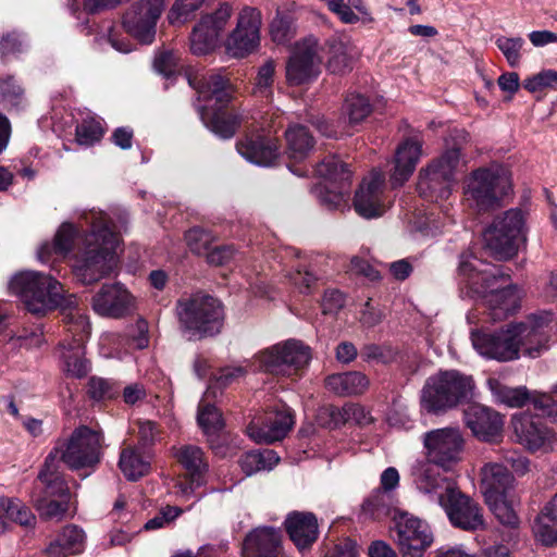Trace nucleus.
Masks as SVG:
<instances>
[{"label":"nucleus","mask_w":557,"mask_h":557,"mask_svg":"<svg viewBox=\"0 0 557 557\" xmlns=\"http://www.w3.org/2000/svg\"><path fill=\"white\" fill-rule=\"evenodd\" d=\"M9 288L32 313L45 314L57 308L71 309L66 320L73 339L60 345L61 359L67 374L78 379L85 376L90 367L84 358V344L91 326L87 315L74 310L76 297L66 296L62 284L52 275L37 271L16 273L10 281Z\"/></svg>","instance_id":"obj_1"},{"label":"nucleus","mask_w":557,"mask_h":557,"mask_svg":"<svg viewBox=\"0 0 557 557\" xmlns=\"http://www.w3.org/2000/svg\"><path fill=\"white\" fill-rule=\"evenodd\" d=\"M553 313L532 314L523 322L508 324L495 332H472L474 349L483 357L506 362L519 358V352L536 357L548 342Z\"/></svg>","instance_id":"obj_2"},{"label":"nucleus","mask_w":557,"mask_h":557,"mask_svg":"<svg viewBox=\"0 0 557 557\" xmlns=\"http://www.w3.org/2000/svg\"><path fill=\"white\" fill-rule=\"evenodd\" d=\"M91 227L72 256V272L81 283L94 284L109 275L116 265L119 236L111 228L106 213L91 210L84 213Z\"/></svg>","instance_id":"obj_3"},{"label":"nucleus","mask_w":557,"mask_h":557,"mask_svg":"<svg viewBox=\"0 0 557 557\" xmlns=\"http://www.w3.org/2000/svg\"><path fill=\"white\" fill-rule=\"evenodd\" d=\"M458 271L467 278L469 286L484 298L494 322L507 319L519 308V290L516 285L508 283L509 274L500 267L486 263L467 251L460 256Z\"/></svg>","instance_id":"obj_4"},{"label":"nucleus","mask_w":557,"mask_h":557,"mask_svg":"<svg viewBox=\"0 0 557 557\" xmlns=\"http://www.w3.org/2000/svg\"><path fill=\"white\" fill-rule=\"evenodd\" d=\"M188 84L207 104L199 109L200 117L212 133L221 138H231L238 124L237 117L226 109L231 99L228 79L219 72H207L188 76Z\"/></svg>","instance_id":"obj_5"},{"label":"nucleus","mask_w":557,"mask_h":557,"mask_svg":"<svg viewBox=\"0 0 557 557\" xmlns=\"http://www.w3.org/2000/svg\"><path fill=\"white\" fill-rule=\"evenodd\" d=\"M474 381L457 370L440 371L426 379L420 396L421 410L442 414L472 398Z\"/></svg>","instance_id":"obj_6"},{"label":"nucleus","mask_w":557,"mask_h":557,"mask_svg":"<svg viewBox=\"0 0 557 557\" xmlns=\"http://www.w3.org/2000/svg\"><path fill=\"white\" fill-rule=\"evenodd\" d=\"M176 313L181 327L195 337L220 333L224 320L221 301L201 292L181 298Z\"/></svg>","instance_id":"obj_7"},{"label":"nucleus","mask_w":557,"mask_h":557,"mask_svg":"<svg viewBox=\"0 0 557 557\" xmlns=\"http://www.w3.org/2000/svg\"><path fill=\"white\" fill-rule=\"evenodd\" d=\"M511 175L502 164L479 168L467 181L466 199L478 211L495 209L511 191Z\"/></svg>","instance_id":"obj_8"},{"label":"nucleus","mask_w":557,"mask_h":557,"mask_svg":"<svg viewBox=\"0 0 557 557\" xmlns=\"http://www.w3.org/2000/svg\"><path fill=\"white\" fill-rule=\"evenodd\" d=\"M485 248L498 260H507L517 255L527 240L525 218L521 210L510 209L497 215L484 231Z\"/></svg>","instance_id":"obj_9"},{"label":"nucleus","mask_w":557,"mask_h":557,"mask_svg":"<svg viewBox=\"0 0 557 557\" xmlns=\"http://www.w3.org/2000/svg\"><path fill=\"white\" fill-rule=\"evenodd\" d=\"M311 357L309 346L297 339H287L253 355L250 367L253 371L290 376L306 368Z\"/></svg>","instance_id":"obj_10"},{"label":"nucleus","mask_w":557,"mask_h":557,"mask_svg":"<svg viewBox=\"0 0 557 557\" xmlns=\"http://www.w3.org/2000/svg\"><path fill=\"white\" fill-rule=\"evenodd\" d=\"M55 456L48 455L38 479L44 490L34 499V506L45 520L60 521L69 510L70 491L61 474L57 471Z\"/></svg>","instance_id":"obj_11"},{"label":"nucleus","mask_w":557,"mask_h":557,"mask_svg":"<svg viewBox=\"0 0 557 557\" xmlns=\"http://www.w3.org/2000/svg\"><path fill=\"white\" fill-rule=\"evenodd\" d=\"M101 443L102 435L98 431L79 426L66 441L59 442L49 455L55 456L57 468L58 459L74 470L91 468L100 460Z\"/></svg>","instance_id":"obj_12"},{"label":"nucleus","mask_w":557,"mask_h":557,"mask_svg":"<svg viewBox=\"0 0 557 557\" xmlns=\"http://www.w3.org/2000/svg\"><path fill=\"white\" fill-rule=\"evenodd\" d=\"M459 160V149L451 148L447 149L425 169H422L417 185L419 195L432 202L448 199Z\"/></svg>","instance_id":"obj_13"},{"label":"nucleus","mask_w":557,"mask_h":557,"mask_svg":"<svg viewBox=\"0 0 557 557\" xmlns=\"http://www.w3.org/2000/svg\"><path fill=\"white\" fill-rule=\"evenodd\" d=\"M465 437L459 428H441L423 435V446L430 463L448 471L454 469L462 458Z\"/></svg>","instance_id":"obj_14"},{"label":"nucleus","mask_w":557,"mask_h":557,"mask_svg":"<svg viewBox=\"0 0 557 557\" xmlns=\"http://www.w3.org/2000/svg\"><path fill=\"white\" fill-rule=\"evenodd\" d=\"M261 25V11L253 7H244L238 12L236 27L225 39L226 53L233 58H245L252 53L260 45Z\"/></svg>","instance_id":"obj_15"},{"label":"nucleus","mask_w":557,"mask_h":557,"mask_svg":"<svg viewBox=\"0 0 557 557\" xmlns=\"http://www.w3.org/2000/svg\"><path fill=\"white\" fill-rule=\"evenodd\" d=\"M315 172L323 182L318 184L312 193L327 209L338 208L344 202L343 189L348 177L344 158L327 156L317 165Z\"/></svg>","instance_id":"obj_16"},{"label":"nucleus","mask_w":557,"mask_h":557,"mask_svg":"<svg viewBox=\"0 0 557 557\" xmlns=\"http://www.w3.org/2000/svg\"><path fill=\"white\" fill-rule=\"evenodd\" d=\"M319 40L310 35L297 41L286 63V79L299 86L314 79L320 72Z\"/></svg>","instance_id":"obj_17"},{"label":"nucleus","mask_w":557,"mask_h":557,"mask_svg":"<svg viewBox=\"0 0 557 557\" xmlns=\"http://www.w3.org/2000/svg\"><path fill=\"white\" fill-rule=\"evenodd\" d=\"M354 209L363 219L381 218L389 208L385 195V175L380 170H372L363 177L355 191Z\"/></svg>","instance_id":"obj_18"},{"label":"nucleus","mask_w":557,"mask_h":557,"mask_svg":"<svg viewBox=\"0 0 557 557\" xmlns=\"http://www.w3.org/2000/svg\"><path fill=\"white\" fill-rule=\"evenodd\" d=\"M232 14V4L224 2L212 13L201 16L191 33V52L196 55H205L213 51Z\"/></svg>","instance_id":"obj_19"},{"label":"nucleus","mask_w":557,"mask_h":557,"mask_svg":"<svg viewBox=\"0 0 557 557\" xmlns=\"http://www.w3.org/2000/svg\"><path fill=\"white\" fill-rule=\"evenodd\" d=\"M168 0H141L125 13L124 29L143 44H151L156 36L157 21Z\"/></svg>","instance_id":"obj_20"},{"label":"nucleus","mask_w":557,"mask_h":557,"mask_svg":"<svg viewBox=\"0 0 557 557\" xmlns=\"http://www.w3.org/2000/svg\"><path fill=\"white\" fill-rule=\"evenodd\" d=\"M511 423L518 442L530 451H547L557 442L555 432L537 414L521 412L512 417Z\"/></svg>","instance_id":"obj_21"},{"label":"nucleus","mask_w":557,"mask_h":557,"mask_svg":"<svg viewBox=\"0 0 557 557\" xmlns=\"http://www.w3.org/2000/svg\"><path fill=\"white\" fill-rule=\"evenodd\" d=\"M175 457L185 470V480L175 485L176 494L188 499L197 488L206 484L208 460L202 449L194 445L177 448Z\"/></svg>","instance_id":"obj_22"},{"label":"nucleus","mask_w":557,"mask_h":557,"mask_svg":"<svg viewBox=\"0 0 557 557\" xmlns=\"http://www.w3.org/2000/svg\"><path fill=\"white\" fill-rule=\"evenodd\" d=\"M136 306V297L121 283L103 284L91 300L97 314L113 319L133 313Z\"/></svg>","instance_id":"obj_23"},{"label":"nucleus","mask_w":557,"mask_h":557,"mask_svg":"<svg viewBox=\"0 0 557 557\" xmlns=\"http://www.w3.org/2000/svg\"><path fill=\"white\" fill-rule=\"evenodd\" d=\"M441 506L454 527L471 532L484 528L482 508L458 487L447 497L441 498Z\"/></svg>","instance_id":"obj_24"},{"label":"nucleus","mask_w":557,"mask_h":557,"mask_svg":"<svg viewBox=\"0 0 557 557\" xmlns=\"http://www.w3.org/2000/svg\"><path fill=\"white\" fill-rule=\"evenodd\" d=\"M294 424L293 410L286 405H280L268 411L262 420L252 421L247 428V434L256 443L271 444L283 440Z\"/></svg>","instance_id":"obj_25"},{"label":"nucleus","mask_w":557,"mask_h":557,"mask_svg":"<svg viewBox=\"0 0 557 557\" xmlns=\"http://www.w3.org/2000/svg\"><path fill=\"white\" fill-rule=\"evenodd\" d=\"M466 425L473 435L485 442H496L503 432V417L495 410L472 404L465 410Z\"/></svg>","instance_id":"obj_26"},{"label":"nucleus","mask_w":557,"mask_h":557,"mask_svg":"<svg viewBox=\"0 0 557 557\" xmlns=\"http://www.w3.org/2000/svg\"><path fill=\"white\" fill-rule=\"evenodd\" d=\"M244 557H282V532L273 527H258L243 543Z\"/></svg>","instance_id":"obj_27"},{"label":"nucleus","mask_w":557,"mask_h":557,"mask_svg":"<svg viewBox=\"0 0 557 557\" xmlns=\"http://www.w3.org/2000/svg\"><path fill=\"white\" fill-rule=\"evenodd\" d=\"M396 540L398 546L429 547L433 542V535L425 521L403 512L396 521Z\"/></svg>","instance_id":"obj_28"},{"label":"nucleus","mask_w":557,"mask_h":557,"mask_svg":"<svg viewBox=\"0 0 557 557\" xmlns=\"http://www.w3.org/2000/svg\"><path fill=\"white\" fill-rule=\"evenodd\" d=\"M433 466L429 461L419 465L413 471L414 484L420 492L433 496L441 505V498L447 497L457 485L454 480L441 475Z\"/></svg>","instance_id":"obj_29"},{"label":"nucleus","mask_w":557,"mask_h":557,"mask_svg":"<svg viewBox=\"0 0 557 557\" xmlns=\"http://www.w3.org/2000/svg\"><path fill=\"white\" fill-rule=\"evenodd\" d=\"M284 524L289 539L299 550L310 548L318 540V521L314 515L310 512H290Z\"/></svg>","instance_id":"obj_30"},{"label":"nucleus","mask_w":557,"mask_h":557,"mask_svg":"<svg viewBox=\"0 0 557 557\" xmlns=\"http://www.w3.org/2000/svg\"><path fill=\"white\" fill-rule=\"evenodd\" d=\"M420 157V140L410 137L398 146L395 153V168L391 174V184L394 188L401 186L409 180Z\"/></svg>","instance_id":"obj_31"},{"label":"nucleus","mask_w":557,"mask_h":557,"mask_svg":"<svg viewBox=\"0 0 557 557\" xmlns=\"http://www.w3.org/2000/svg\"><path fill=\"white\" fill-rule=\"evenodd\" d=\"M236 147L240 156L257 165L270 166L278 158L277 141L270 137L246 138Z\"/></svg>","instance_id":"obj_32"},{"label":"nucleus","mask_w":557,"mask_h":557,"mask_svg":"<svg viewBox=\"0 0 557 557\" xmlns=\"http://www.w3.org/2000/svg\"><path fill=\"white\" fill-rule=\"evenodd\" d=\"M481 486L484 498L508 496L513 485V475L506 466L499 462H488L481 470Z\"/></svg>","instance_id":"obj_33"},{"label":"nucleus","mask_w":557,"mask_h":557,"mask_svg":"<svg viewBox=\"0 0 557 557\" xmlns=\"http://www.w3.org/2000/svg\"><path fill=\"white\" fill-rule=\"evenodd\" d=\"M86 534L77 525L70 524L62 529L57 539L52 541L45 553L47 557H70L81 554L85 549Z\"/></svg>","instance_id":"obj_34"},{"label":"nucleus","mask_w":557,"mask_h":557,"mask_svg":"<svg viewBox=\"0 0 557 557\" xmlns=\"http://www.w3.org/2000/svg\"><path fill=\"white\" fill-rule=\"evenodd\" d=\"M533 532L536 540L543 545H557V493L537 515L533 524Z\"/></svg>","instance_id":"obj_35"},{"label":"nucleus","mask_w":557,"mask_h":557,"mask_svg":"<svg viewBox=\"0 0 557 557\" xmlns=\"http://www.w3.org/2000/svg\"><path fill=\"white\" fill-rule=\"evenodd\" d=\"M78 230L71 223H63L58 230L52 244L45 243L38 249L37 256L41 262H48L52 255L65 257L72 250Z\"/></svg>","instance_id":"obj_36"},{"label":"nucleus","mask_w":557,"mask_h":557,"mask_svg":"<svg viewBox=\"0 0 557 557\" xmlns=\"http://www.w3.org/2000/svg\"><path fill=\"white\" fill-rule=\"evenodd\" d=\"M150 460L138 447L128 446L121 451L119 467L127 480L137 481L149 473Z\"/></svg>","instance_id":"obj_37"},{"label":"nucleus","mask_w":557,"mask_h":557,"mask_svg":"<svg viewBox=\"0 0 557 557\" xmlns=\"http://www.w3.org/2000/svg\"><path fill=\"white\" fill-rule=\"evenodd\" d=\"M10 521L23 527H32L35 524L36 517L20 499L0 498V534L7 531Z\"/></svg>","instance_id":"obj_38"},{"label":"nucleus","mask_w":557,"mask_h":557,"mask_svg":"<svg viewBox=\"0 0 557 557\" xmlns=\"http://www.w3.org/2000/svg\"><path fill=\"white\" fill-rule=\"evenodd\" d=\"M285 139L287 154L296 161L306 159L314 148V139L304 125H290L285 132Z\"/></svg>","instance_id":"obj_39"},{"label":"nucleus","mask_w":557,"mask_h":557,"mask_svg":"<svg viewBox=\"0 0 557 557\" xmlns=\"http://www.w3.org/2000/svg\"><path fill=\"white\" fill-rule=\"evenodd\" d=\"M251 361L252 357L240 364L221 368L219 372L214 374L213 381L206 391V397H216V389H222L238 382L249 372L257 373L258 371H253L250 367Z\"/></svg>","instance_id":"obj_40"},{"label":"nucleus","mask_w":557,"mask_h":557,"mask_svg":"<svg viewBox=\"0 0 557 557\" xmlns=\"http://www.w3.org/2000/svg\"><path fill=\"white\" fill-rule=\"evenodd\" d=\"M280 458L272 449L253 450L244 454L239 459L242 470L246 475H251L259 471L273 469Z\"/></svg>","instance_id":"obj_41"},{"label":"nucleus","mask_w":557,"mask_h":557,"mask_svg":"<svg viewBox=\"0 0 557 557\" xmlns=\"http://www.w3.org/2000/svg\"><path fill=\"white\" fill-rule=\"evenodd\" d=\"M327 53L330 54L329 69L333 73H339L348 64L346 34L336 33L326 41Z\"/></svg>","instance_id":"obj_42"},{"label":"nucleus","mask_w":557,"mask_h":557,"mask_svg":"<svg viewBox=\"0 0 557 557\" xmlns=\"http://www.w3.org/2000/svg\"><path fill=\"white\" fill-rule=\"evenodd\" d=\"M211 397L201 399L198 408V423L206 434H214L223 428V419L221 412L208 403Z\"/></svg>","instance_id":"obj_43"},{"label":"nucleus","mask_w":557,"mask_h":557,"mask_svg":"<svg viewBox=\"0 0 557 557\" xmlns=\"http://www.w3.org/2000/svg\"><path fill=\"white\" fill-rule=\"evenodd\" d=\"M488 384L497 399L509 407H522L529 399V393L524 387H507L496 380H490Z\"/></svg>","instance_id":"obj_44"},{"label":"nucleus","mask_w":557,"mask_h":557,"mask_svg":"<svg viewBox=\"0 0 557 557\" xmlns=\"http://www.w3.org/2000/svg\"><path fill=\"white\" fill-rule=\"evenodd\" d=\"M507 497L508 496L492 497L491 499H485V502L502 524L517 528L519 518Z\"/></svg>","instance_id":"obj_45"},{"label":"nucleus","mask_w":557,"mask_h":557,"mask_svg":"<svg viewBox=\"0 0 557 557\" xmlns=\"http://www.w3.org/2000/svg\"><path fill=\"white\" fill-rule=\"evenodd\" d=\"M495 45L506 58L509 66L517 67L521 62L524 39L521 37L498 36Z\"/></svg>","instance_id":"obj_46"},{"label":"nucleus","mask_w":557,"mask_h":557,"mask_svg":"<svg viewBox=\"0 0 557 557\" xmlns=\"http://www.w3.org/2000/svg\"><path fill=\"white\" fill-rule=\"evenodd\" d=\"M103 135L101 122L95 117L84 119L76 126V139L81 145H92Z\"/></svg>","instance_id":"obj_47"},{"label":"nucleus","mask_w":557,"mask_h":557,"mask_svg":"<svg viewBox=\"0 0 557 557\" xmlns=\"http://www.w3.org/2000/svg\"><path fill=\"white\" fill-rule=\"evenodd\" d=\"M295 34L293 20L288 15L277 13L270 24V36L278 45L292 39Z\"/></svg>","instance_id":"obj_48"},{"label":"nucleus","mask_w":557,"mask_h":557,"mask_svg":"<svg viewBox=\"0 0 557 557\" xmlns=\"http://www.w3.org/2000/svg\"><path fill=\"white\" fill-rule=\"evenodd\" d=\"M23 89L13 77L0 82V104L4 109L16 108L22 103Z\"/></svg>","instance_id":"obj_49"},{"label":"nucleus","mask_w":557,"mask_h":557,"mask_svg":"<svg viewBox=\"0 0 557 557\" xmlns=\"http://www.w3.org/2000/svg\"><path fill=\"white\" fill-rule=\"evenodd\" d=\"M371 112L369 98L361 94H350V128L364 122Z\"/></svg>","instance_id":"obj_50"},{"label":"nucleus","mask_w":557,"mask_h":557,"mask_svg":"<svg viewBox=\"0 0 557 557\" xmlns=\"http://www.w3.org/2000/svg\"><path fill=\"white\" fill-rule=\"evenodd\" d=\"M185 239L191 251L197 255H201L210 249L213 236L211 233L202 228L194 227L185 234Z\"/></svg>","instance_id":"obj_51"},{"label":"nucleus","mask_w":557,"mask_h":557,"mask_svg":"<svg viewBox=\"0 0 557 557\" xmlns=\"http://www.w3.org/2000/svg\"><path fill=\"white\" fill-rule=\"evenodd\" d=\"M361 356L366 360H374L381 363H391L398 357V351L389 345H367L361 350Z\"/></svg>","instance_id":"obj_52"},{"label":"nucleus","mask_w":557,"mask_h":557,"mask_svg":"<svg viewBox=\"0 0 557 557\" xmlns=\"http://www.w3.org/2000/svg\"><path fill=\"white\" fill-rule=\"evenodd\" d=\"M274 72L275 63L273 60H267L265 63L262 66H260L256 77V94L265 98H268L271 95V86L273 84Z\"/></svg>","instance_id":"obj_53"},{"label":"nucleus","mask_w":557,"mask_h":557,"mask_svg":"<svg viewBox=\"0 0 557 557\" xmlns=\"http://www.w3.org/2000/svg\"><path fill=\"white\" fill-rule=\"evenodd\" d=\"M88 394L96 400L110 399L119 394V387L106 379L91 377L88 383Z\"/></svg>","instance_id":"obj_54"},{"label":"nucleus","mask_w":557,"mask_h":557,"mask_svg":"<svg viewBox=\"0 0 557 557\" xmlns=\"http://www.w3.org/2000/svg\"><path fill=\"white\" fill-rule=\"evenodd\" d=\"M206 0H176L169 13L170 23H178L198 10Z\"/></svg>","instance_id":"obj_55"},{"label":"nucleus","mask_w":557,"mask_h":557,"mask_svg":"<svg viewBox=\"0 0 557 557\" xmlns=\"http://www.w3.org/2000/svg\"><path fill=\"white\" fill-rule=\"evenodd\" d=\"M555 84H557V72L547 70L525 79L523 87L531 92H535L546 87H553Z\"/></svg>","instance_id":"obj_56"},{"label":"nucleus","mask_w":557,"mask_h":557,"mask_svg":"<svg viewBox=\"0 0 557 557\" xmlns=\"http://www.w3.org/2000/svg\"><path fill=\"white\" fill-rule=\"evenodd\" d=\"M182 510L178 507L166 506L162 508L153 518L149 519L144 529L147 531L164 528L166 524L175 520Z\"/></svg>","instance_id":"obj_57"},{"label":"nucleus","mask_w":557,"mask_h":557,"mask_svg":"<svg viewBox=\"0 0 557 557\" xmlns=\"http://www.w3.org/2000/svg\"><path fill=\"white\" fill-rule=\"evenodd\" d=\"M500 454L502 460L510 466L517 474L523 475L529 471V459L522 456L521 453L512 449H502Z\"/></svg>","instance_id":"obj_58"},{"label":"nucleus","mask_w":557,"mask_h":557,"mask_svg":"<svg viewBox=\"0 0 557 557\" xmlns=\"http://www.w3.org/2000/svg\"><path fill=\"white\" fill-rule=\"evenodd\" d=\"M346 298L345 295L336 289L327 290L324 294L322 300V310L325 314L336 313L339 309L345 306Z\"/></svg>","instance_id":"obj_59"},{"label":"nucleus","mask_w":557,"mask_h":557,"mask_svg":"<svg viewBox=\"0 0 557 557\" xmlns=\"http://www.w3.org/2000/svg\"><path fill=\"white\" fill-rule=\"evenodd\" d=\"M137 425L139 443L143 446L153 444L159 435L157 424L150 420H139Z\"/></svg>","instance_id":"obj_60"},{"label":"nucleus","mask_w":557,"mask_h":557,"mask_svg":"<svg viewBox=\"0 0 557 557\" xmlns=\"http://www.w3.org/2000/svg\"><path fill=\"white\" fill-rule=\"evenodd\" d=\"M175 65L176 58L173 52L163 51L154 58V70L164 76H171L174 73Z\"/></svg>","instance_id":"obj_61"},{"label":"nucleus","mask_w":557,"mask_h":557,"mask_svg":"<svg viewBox=\"0 0 557 557\" xmlns=\"http://www.w3.org/2000/svg\"><path fill=\"white\" fill-rule=\"evenodd\" d=\"M234 249L231 246H220L207 251V260L212 265H223L232 260Z\"/></svg>","instance_id":"obj_62"},{"label":"nucleus","mask_w":557,"mask_h":557,"mask_svg":"<svg viewBox=\"0 0 557 557\" xmlns=\"http://www.w3.org/2000/svg\"><path fill=\"white\" fill-rule=\"evenodd\" d=\"M373 21L371 12L363 0H350V24H368Z\"/></svg>","instance_id":"obj_63"},{"label":"nucleus","mask_w":557,"mask_h":557,"mask_svg":"<svg viewBox=\"0 0 557 557\" xmlns=\"http://www.w3.org/2000/svg\"><path fill=\"white\" fill-rule=\"evenodd\" d=\"M533 403L536 408L546 411L548 414H557V384L550 393L539 395Z\"/></svg>","instance_id":"obj_64"}]
</instances>
